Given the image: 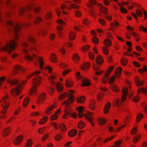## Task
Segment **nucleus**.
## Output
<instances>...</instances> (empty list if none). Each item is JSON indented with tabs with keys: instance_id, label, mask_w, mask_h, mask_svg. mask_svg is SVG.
Returning <instances> with one entry per match:
<instances>
[{
	"instance_id": "55",
	"label": "nucleus",
	"mask_w": 147,
	"mask_h": 147,
	"mask_svg": "<svg viewBox=\"0 0 147 147\" xmlns=\"http://www.w3.org/2000/svg\"><path fill=\"white\" fill-rule=\"evenodd\" d=\"M121 142L120 140H118L114 142L115 145H113L111 147H120Z\"/></svg>"
},
{
	"instance_id": "25",
	"label": "nucleus",
	"mask_w": 147,
	"mask_h": 147,
	"mask_svg": "<svg viewBox=\"0 0 147 147\" xmlns=\"http://www.w3.org/2000/svg\"><path fill=\"white\" fill-rule=\"evenodd\" d=\"M137 93L138 94L141 93L144 94H147V87L145 88L144 87L140 88L138 90Z\"/></svg>"
},
{
	"instance_id": "32",
	"label": "nucleus",
	"mask_w": 147,
	"mask_h": 147,
	"mask_svg": "<svg viewBox=\"0 0 147 147\" xmlns=\"http://www.w3.org/2000/svg\"><path fill=\"white\" fill-rule=\"evenodd\" d=\"M122 71V68L121 67L117 68L115 71V75L117 78H119L120 76Z\"/></svg>"
},
{
	"instance_id": "59",
	"label": "nucleus",
	"mask_w": 147,
	"mask_h": 147,
	"mask_svg": "<svg viewBox=\"0 0 147 147\" xmlns=\"http://www.w3.org/2000/svg\"><path fill=\"white\" fill-rule=\"evenodd\" d=\"M45 69H47L49 73H51L53 71V67L49 65H47L45 66Z\"/></svg>"
},
{
	"instance_id": "16",
	"label": "nucleus",
	"mask_w": 147,
	"mask_h": 147,
	"mask_svg": "<svg viewBox=\"0 0 147 147\" xmlns=\"http://www.w3.org/2000/svg\"><path fill=\"white\" fill-rule=\"evenodd\" d=\"M11 130V128L9 127H7L5 128L3 131L2 136L4 137L7 136L10 134Z\"/></svg>"
},
{
	"instance_id": "6",
	"label": "nucleus",
	"mask_w": 147,
	"mask_h": 147,
	"mask_svg": "<svg viewBox=\"0 0 147 147\" xmlns=\"http://www.w3.org/2000/svg\"><path fill=\"white\" fill-rule=\"evenodd\" d=\"M85 118L90 122L92 126H94L95 124L93 121L94 119L93 113L90 112H88L84 115Z\"/></svg>"
},
{
	"instance_id": "27",
	"label": "nucleus",
	"mask_w": 147,
	"mask_h": 147,
	"mask_svg": "<svg viewBox=\"0 0 147 147\" xmlns=\"http://www.w3.org/2000/svg\"><path fill=\"white\" fill-rule=\"evenodd\" d=\"M110 88L112 90L115 92H118L119 90V87L115 84H111L110 86Z\"/></svg>"
},
{
	"instance_id": "42",
	"label": "nucleus",
	"mask_w": 147,
	"mask_h": 147,
	"mask_svg": "<svg viewBox=\"0 0 147 147\" xmlns=\"http://www.w3.org/2000/svg\"><path fill=\"white\" fill-rule=\"evenodd\" d=\"M89 3L87 4V6L88 7H91L92 5H94L97 4L96 1V0H90Z\"/></svg>"
},
{
	"instance_id": "63",
	"label": "nucleus",
	"mask_w": 147,
	"mask_h": 147,
	"mask_svg": "<svg viewBox=\"0 0 147 147\" xmlns=\"http://www.w3.org/2000/svg\"><path fill=\"white\" fill-rule=\"evenodd\" d=\"M41 7L40 6L36 7L34 10V12L35 13H37L41 10Z\"/></svg>"
},
{
	"instance_id": "26",
	"label": "nucleus",
	"mask_w": 147,
	"mask_h": 147,
	"mask_svg": "<svg viewBox=\"0 0 147 147\" xmlns=\"http://www.w3.org/2000/svg\"><path fill=\"white\" fill-rule=\"evenodd\" d=\"M74 84V82L73 81L67 78L66 80L65 85L67 87H70L72 86Z\"/></svg>"
},
{
	"instance_id": "2",
	"label": "nucleus",
	"mask_w": 147,
	"mask_h": 147,
	"mask_svg": "<svg viewBox=\"0 0 147 147\" xmlns=\"http://www.w3.org/2000/svg\"><path fill=\"white\" fill-rule=\"evenodd\" d=\"M74 91L72 90H70L69 91V98L67 100L63 101L62 102L63 105H66L64 111L63 115L62 116V118L64 119H66L69 117V115H71V116L73 118H76L77 117L76 114L75 113H71V109L68 107L70 104L74 102L75 99L74 96L73 95Z\"/></svg>"
},
{
	"instance_id": "53",
	"label": "nucleus",
	"mask_w": 147,
	"mask_h": 147,
	"mask_svg": "<svg viewBox=\"0 0 147 147\" xmlns=\"http://www.w3.org/2000/svg\"><path fill=\"white\" fill-rule=\"evenodd\" d=\"M127 63V60L126 58H123L121 60V64L123 66L126 65Z\"/></svg>"
},
{
	"instance_id": "52",
	"label": "nucleus",
	"mask_w": 147,
	"mask_h": 147,
	"mask_svg": "<svg viewBox=\"0 0 147 147\" xmlns=\"http://www.w3.org/2000/svg\"><path fill=\"white\" fill-rule=\"evenodd\" d=\"M33 144L32 140L29 139L26 142V144L25 147H31Z\"/></svg>"
},
{
	"instance_id": "58",
	"label": "nucleus",
	"mask_w": 147,
	"mask_h": 147,
	"mask_svg": "<svg viewBox=\"0 0 147 147\" xmlns=\"http://www.w3.org/2000/svg\"><path fill=\"white\" fill-rule=\"evenodd\" d=\"M46 129V127H43L40 128L38 131V132L40 134H44Z\"/></svg>"
},
{
	"instance_id": "10",
	"label": "nucleus",
	"mask_w": 147,
	"mask_h": 147,
	"mask_svg": "<svg viewBox=\"0 0 147 147\" xmlns=\"http://www.w3.org/2000/svg\"><path fill=\"white\" fill-rule=\"evenodd\" d=\"M39 65L40 69L42 70H44L45 69L43 67V65L45 63V62L43 57L41 56L37 58Z\"/></svg>"
},
{
	"instance_id": "14",
	"label": "nucleus",
	"mask_w": 147,
	"mask_h": 147,
	"mask_svg": "<svg viewBox=\"0 0 147 147\" xmlns=\"http://www.w3.org/2000/svg\"><path fill=\"white\" fill-rule=\"evenodd\" d=\"M97 121L98 124L101 125H105L106 123V120L105 117H99L97 118Z\"/></svg>"
},
{
	"instance_id": "49",
	"label": "nucleus",
	"mask_w": 147,
	"mask_h": 147,
	"mask_svg": "<svg viewBox=\"0 0 147 147\" xmlns=\"http://www.w3.org/2000/svg\"><path fill=\"white\" fill-rule=\"evenodd\" d=\"M126 45L128 46L127 51L129 52L132 51V43L131 42L127 41L126 42Z\"/></svg>"
},
{
	"instance_id": "11",
	"label": "nucleus",
	"mask_w": 147,
	"mask_h": 147,
	"mask_svg": "<svg viewBox=\"0 0 147 147\" xmlns=\"http://www.w3.org/2000/svg\"><path fill=\"white\" fill-rule=\"evenodd\" d=\"M56 104L54 103L51 106L47 107L45 110V113L47 115H50L51 114L52 112V110L54 108L56 107Z\"/></svg>"
},
{
	"instance_id": "35",
	"label": "nucleus",
	"mask_w": 147,
	"mask_h": 147,
	"mask_svg": "<svg viewBox=\"0 0 147 147\" xmlns=\"http://www.w3.org/2000/svg\"><path fill=\"white\" fill-rule=\"evenodd\" d=\"M76 101L79 103H82L85 100V97L84 96L78 97L76 99Z\"/></svg>"
},
{
	"instance_id": "12",
	"label": "nucleus",
	"mask_w": 147,
	"mask_h": 147,
	"mask_svg": "<svg viewBox=\"0 0 147 147\" xmlns=\"http://www.w3.org/2000/svg\"><path fill=\"white\" fill-rule=\"evenodd\" d=\"M23 138L24 137L23 135H20L13 140V143L16 145H18L22 141Z\"/></svg>"
},
{
	"instance_id": "15",
	"label": "nucleus",
	"mask_w": 147,
	"mask_h": 147,
	"mask_svg": "<svg viewBox=\"0 0 147 147\" xmlns=\"http://www.w3.org/2000/svg\"><path fill=\"white\" fill-rule=\"evenodd\" d=\"M46 94L45 93H42L40 94L38 97L37 103L38 104H41L44 100L45 98Z\"/></svg>"
},
{
	"instance_id": "24",
	"label": "nucleus",
	"mask_w": 147,
	"mask_h": 147,
	"mask_svg": "<svg viewBox=\"0 0 147 147\" xmlns=\"http://www.w3.org/2000/svg\"><path fill=\"white\" fill-rule=\"evenodd\" d=\"M90 67V63L88 62L83 64L81 67V69L83 70L86 71Z\"/></svg>"
},
{
	"instance_id": "3",
	"label": "nucleus",
	"mask_w": 147,
	"mask_h": 147,
	"mask_svg": "<svg viewBox=\"0 0 147 147\" xmlns=\"http://www.w3.org/2000/svg\"><path fill=\"white\" fill-rule=\"evenodd\" d=\"M7 82L9 83L11 85H16V87L12 89L10 93L14 97L19 95L23 89L22 85L18 82L16 79L11 80L10 77H8L7 79Z\"/></svg>"
},
{
	"instance_id": "39",
	"label": "nucleus",
	"mask_w": 147,
	"mask_h": 147,
	"mask_svg": "<svg viewBox=\"0 0 147 147\" xmlns=\"http://www.w3.org/2000/svg\"><path fill=\"white\" fill-rule=\"evenodd\" d=\"M14 70L15 71L14 74H17L18 73V70H21L22 69L21 66L19 65H16L14 66L13 67Z\"/></svg>"
},
{
	"instance_id": "7",
	"label": "nucleus",
	"mask_w": 147,
	"mask_h": 147,
	"mask_svg": "<svg viewBox=\"0 0 147 147\" xmlns=\"http://www.w3.org/2000/svg\"><path fill=\"white\" fill-rule=\"evenodd\" d=\"M57 78L56 74L53 73L50 74L48 78V80L49 82L52 84L53 85L55 84V81Z\"/></svg>"
},
{
	"instance_id": "41",
	"label": "nucleus",
	"mask_w": 147,
	"mask_h": 147,
	"mask_svg": "<svg viewBox=\"0 0 147 147\" xmlns=\"http://www.w3.org/2000/svg\"><path fill=\"white\" fill-rule=\"evenodd\" d=\"M118 5L119 6V9L120 11L123 13H126L127 12V11L126 9L123 6L121 5L120 3H118Z\"/></svg>"
},
{
	"instance_id": "64",
	"label": "nucleus",
	"mask_w": 147,
	"mask_h": 147,
	"mask_svg": "<svg viewBox=\"0 0 147 147\" xmlns=\"http://www.w3.org/2000/svg\"><path fill=\"white\" fill-rule=\"evenodd\" d=\"M42 19L39 17H37L35 20L34 21V24L35 25L38 24V23L42 21Z\"/></svg>"
},
{
	"instance_id": "20",
	"label": "nucleus",
	"mask_w": 147,
	"mask_h": 147,
	"mask_svg": "<svg viewBox=\"0 0 147 147\" xmlns=\"http://www.w3.org/2000/svg\"><path fill=\"white\" fill-rule=\"evenodd\" d=\"M78 111V115L80 117H82L84 115L83 111L84 108L82 106L76 108Z\"/></svg>"
},
{
	"instance_id": "13",
	"label": "nucleus",
	"mask_w": 147,
	"mask_h": 147,
	"mask_svg": "<svg viewBox=\"0 0 147 147\" xmlns=\"http://www.w3.org/2000/svg\"><path fill=\"white\" fill-rule=\"evenodd\" d=\"M49 60L52 63H55L57 61V55L54 53H52L49 57Z\"/></svg>"
},
{
	"instance_id": "47",
	"label": "nucleus",
	"mask_w": 147,
	"mask_h": 147,
	"mask_svg": "<svg viewBox=\"0 0 147 147\" xmlns=\"http://www.w3.org/2000/svg\"><path fill=\"white\" fill-rule=\"evenodd\" d=\"M28 41L29 42L34 43L36 42L35 38L32 36H29L27 38Z\"/></svg>"
},
{
	"instance_id": "22",
	"label": "nucleus",
	"mask_w": 147,
	"mask_h": 147,
	"mask_svg": "<svg viewBox=\"0 0 147 147\" xmlns=\"http://www.w3.org/2000/svg\"><path fill=\"white\" fill-rule=\"evenodd\" d=\"M72 59L74 63H77L79 61L80 58L77 53H75L72 55Z\"/></svg>"
},
{
	"instance_id": "43",
	"label": "nucleus",
	"mask_w": 147,
	"mask_h": 147,
	"mask_svg": "<svg viewBox=\"0 0 147 147\" xmlns=\"http://www.w3.org/2000/svg\"><path fill=\"white\" fill-rule=\"evenodd\" d=\"M67 95L68 94L67 92H66L61 93L59 96V100H61L64 99Z\"/></svg>"
},
{
	"instance_id": "8",
	"label": "nucleus",
	"mask_w": 147,
	"mask_h": 147,
	"mask_svg": "<svg viewBox=\"0 0 147 147\" xmlns=\"http://www.w3.org/2000/svg\"><path fill=\"white\" fill-rule=\"evenodd\" d=\"M9 97L7 94L3 97L1 100L0 101V103H1V105H7V104H9V105L10 103L9 102Z\"/></svg>"
},
{
	"instance_id": "54",
	"label": "nucleus",
	"mask_w": 147,
	"mask_h": 147,
	"mask_svg": "<svg viewBox=\"0 0 147 147\" xmlns=\"http://www.w3.org/2000/svg\"><path fill=\"white\" fill-rule=\"evenodd\" d=\"M59 128L61 131L63 133L65 132L66 130L65 126L63 123H62L60 125Z\"/></svg>"
},
{
	"instance_id": "60",
	"label": "nucleus",
	"mask_w": 147,
	"mask_h": 147,
	"mask_svg": "<svg viewBox=\"0 0 147 147\" xmlns=\"http://www.w3.org/2000/svg\"><path fill=\"white\" fill-rule=\"evenodd\" d=\"M143 114L140 113L137 116L136 121L137 122H139L140 120L143 118Z\"/></svg>"
},
{
	"instance_id": "36",
	"label": "nucleus",
	"mask_w": 147,
	"mask_h": 147,
	"mask_svg": "<svg viewBox=\"0 0 147 147\" xmlns=\"http://www.w3.org/2000/svg\"><path fill=\"white\" fill-rule=\"evenodd\" d=\"M30 100V98L29 97H26L23 102V106L24 107H26L28 104Z\"/></svg>"
},
{
	"instance_id": "40",
	"label": "nucleus",
	"mask_w": 147,
	"mask_h": 147,
	"mask_svg": "<svg viewBox=\"0 0 147 147\" xmlns=\"http://www.w3.org/2000/svg\"><path fill=\"white\" fill-rule=\"evenodd\" d=\"M96 102L95 101L93 100H91L89 105V107L92 110H94L95 108V104Z\"/></svg>"
},
{
	"instance_id": "29",
	"label": "nucleus",
	"mask_w": 147,
	"mask_h": 147,
	"mask_svg": "<svg viewBox=\"0 0 147 147\" xmlns=\"http://www.w3.org/2000/svg\"><path fill=\"white\" fill-rule=\"evenodd\" d=\"M103 43L104 46L109 47L111 46L112 43L110 39L108 38H107L104 40Z\"/></svg>"
},
{
	"instance_id": "61",
	"label": "nucleus",
	"mask_w": 147,
	"mask_h": 147,
	"mask_svg": "<svg viewBox=\"0 0 147 147\" xmlns=\"http://www.w3.org/2000/svg\"><path fill=\"white\" fill-rule=\"evenodd\" d=\"M34 4L32 3L28 5L26 7V10H30L32 9L33 7L34 6Z\"/></svg>"
},
{
	"instance_id": "23",
	"label": "nucleus",
	"mask_w": 147,
	"mask_h": 147,
	"mask_svg": "<svg viewBox=\"0 0 147 147\" xmlns=\"http://www.w3.org/2000/svg\"><path fill=\"white\" fill-rule=\"evenodd\" d=\"M82 81V82L81 85L82 86H88L90 85L89 80L87 78L84 77Z\"/></svg>"
},
{
	"instance_id": "4",
	"label": "nucleus",
	"mask_w": 147,
	"mask_h": 147,
	"mask_svg": "<svg viewBox=\"0 0 147 147\" xmlns=\"http://www.w3.org/2000/svg\"><path fill=\"white\" fill-rule=\"evenodd\" d=\"M128 92V88H127L124 87L122 90L123 95L121 97V101L120 99L118 98L116 102V105L118 107H119L121 104L122 102H124L126 98L127 94Z\"/></svg>"
},
{
	"instance_id": "34",
	"label": "nucleus",
	"mask_w": 147,
	"mask_h": 147,
	"mask_svg": "<svg viewBox=\"0 0 147 147\" xmlns=\"http://www.w3.org/2000/svg\"><path fill=\"white\" fill-rule=\"evenodd\" d=\"M37 86L33 85L29 90V94L30 95H33L35 94L37 92Z\"/></svg>"
},
{
	"instance_id": "37",
	"label": "nucleus",
	"mask_w": 147,
	"mask_h": 147,
	"mask_svg": "<svg viewBox=\"0 0 147 147\" xmlns=\"http://www.w3.org/2000/svg\"><path fill=\"white\" fill-rule=\"evenodd\" d=\"M76 37V33L73 31H71L69 35V38L71 40H74Z\"/></svg>"
},
{
	"instance_id": "18",
	"label": "nucleus",
	"mask_w": 147,
	"mask_h": 147,
	"mask_svg": "<svg viewBox=\"0 0 147 147\" xmlns=\"http://www.w3.org/2000/svg\"><path fill=\"white\" fill-rule=\"evenodd\" d=\"M56 88L57 91L59 92H61L62 91L63 88V86L61 83L58 82L55 84Z\"/></svg>"
},
{
	"instance_id": "45",
	"label": "nucleus",
	"mask_w": 147,
	"mask_h": 147,
	"mask_svg": "<svg viewBox=\"0 0 147 147\" xmlns=\"http://www.w3.org/2000/svg\"><path fill=\"white\" fill-rule=\"evenodd\" d=\"M76 76L77 80H82L84 78V77L80 75V74L79 72H77L76 74Z\"/></svg>"
},
{
	"instance_id": "48",
	"label": "nucleus",
	"mask_w": 147,
	"mask_h": 147,
	"mask_svg": "<svg viewBox=\"0 0 147 147\" xmlns=\"http://www.w3.org/2000/svg\"><path fill=\"white\" fill-rule=\"evenodd\" d=\"M107 47L104 46L102 47V51L103 54L105 55H108L109 53V49Z\"/></svg>"
},
{
	"instance_id": "50",
	"label": "nucleus",
	"mask_w": 147,
	"mask_h": 147,
	"mask_svg": "<svg viewBox=\"0 0 147 147\" xmlns=\"http://www.w3.org/2000/svg\"><path fill=\"white\" fill-rule=\"evenodd\" d=\"M126 126V124H124L119 127H117L115 130V132L116 133L119 132L120 130L123 129Z\"/></svg>"
},
{
	"instance_id": "1",
	"label": "nucleus",
	"mask_w": 147,
	"mask_h": 147,
	"mask_svg": "<svg viewBox=\"0 0 147 147\" xmlns=\"http://www.w3.org/2000/svg\"><path fill=\"white\" fill-rule=\"evenodd\" d=\"M21 28L20 26L18 24H16L15 26L13 27L15 35L13 37V40H10L9 44H6L1 49V51H5L10 54L12 50H14L18 44L15 41L19 38V35L18 34Z\"/></svg>"
},
{
	"instance_id": "44",
	"label": "nucleus",
	"mask_w": 147,
	"mask_h": 147,
	"mask_svg": "<svg viewBox=\"0 0 147 147\" xmlns=\"http://www.w3.org/2000/svg\"><path fill=\"white\" fill-rule=\"evenodd\" d=\"M100 11L104 14L107 15L108 10L107 8L105 7L102 6L99 8Z\"/></svg>"
},
{
	"instance_id": "56",
	"label": "nucleus",
	"mask_w": 147,
	"mask_h": 147,
	"mask_svg": "<svg viewBox=\"0 0 147 147\" xmlns=\"http://www.w3.org/2000/svg\"><path fill=\"white\" fill-rule=\"evenodd\" d=\"M139 29L141 31H143L145 32H147V28L141 25L139 26Z\"/></svg>"
},
{
	"instance_id": "9",
	"label": "nucleus",
	"mask_w": 147,
	"mask_h": 147,
	"mask_svg": "<svg viewBox=\"0 0 147 147\" xmlns=\"http://www.w3.org/2000/svg\"><path fill=\"white\" fill-rule=\"evenodd\" d=\"M37 57V55L34 53H33L31 55H29L28 53L25 55V59L28 61H32Z\"/></svg>"
},
{
	"instance_id": "51",
	"label": "nucleus",
	"mask_w": 147,
	"mask_h": 147,
	"mask_svg": "<svg viewBox=\"0 0 147 147\" xmlns=\"http://www.w3.org/2000/svg\"><path fill=\"white\" fill-rule=\"evenodd\" d=\"M70 6L71 8L75 9H79L80 8V6L79 5L73 3H71L70 5Z\"/></svg>"
},
{
	"instance_id": "46",
	"label": "nucleus",
	"mask_w": 147,
	"mask_h": 147,
	"mask_svg": "<svg viewBox=\"0 0 147 147\" xmlns=\"http://www.w3.org/2000/svg\"><path fill=\"white\" fill-rule=\"evenodd\" d=\"M78 125L79 129H82L85 126V124L83 121H80L78 123Z\"/></svg>"
},
{
	"instance_id": "17",
	"label": "nucleus",
	"mask_w": 147,
	"mask_h": 147,
	"mask_svg": "<svg viewBox=\"0 0 147 147\" xmlns=\"http://www.w3.org/2000/svg\"><path fill=\"white\" fill-rule=\"evenodd\" d=\"M135 81L136 85L138 86H142L145 83L144 82L143 80H140L138 77H136L135 78Z\"/></svg>"
},
{
	"instance_id": "38",
	"label": "nucleus",
	"mask_w": 147,
	"mask_h": 147,
	"mask_svg": "<svg viewBox=\"0 0 147 147\" xmlns=\"http://www.w3.org/2000/svg\"><path fill=\"white\" fill-rule=\"evenodd\" d=\"M77 133V131L75 129H73L70 131L68 133L69 136L70 137L74 136Z\"/></svg>"
},
{
	"instance_id": "33",
	"label": "nucleus",
	"mask_w": 147,
	"mask_h": 147,
	"mask_svg": "<svg viewBox=\"0 0 147 147\" xmlns=\"http://www.w3.org/2000/svg\"><path fill=\"white\" fill-rule=\"evenodd\" d=\"M48 120V117L47 116H44L40 120L38 123L39 124L42 125L45 123Z\"/></svg>"
},
{
	"instance_id": "62",
	"label": "nucleus",
	"mask_w": 147,
	"mask_h": 147,
	"mask_svg": "<svg viewBox=\"0 0 147 147\" xmlns=\"http://www.w3.org/2000/svg\"><path fill=\"white\" fill-rule=\"evenodd\" d=\"M75 15L77 17H80L82 15L81 12L79 10H76L74 12Z\"/></svg>"
},
{
	"instance_id": "57",
	"label": "nucleus",
	"mask_w": 147,
	"mask_h": 147,
	"mask_svg": "<svg viewBox=\"0 0 147 147\" xmlns=\"http://www.w3.org/2000/svg\"><path fill=\"white\" fill-rule=\"evenodd\" d=\"M25 9L23 7H22L20 9L19 11L18 14L19 16H22L23 15L24 13Z\"/></svg>"
},
{
	"instance_id": "19",
	"label": "nucleus",
	"mask_w": 147,
	"mask_h": 147,
	"mask_svg": "<svg viewBox=\"0 0 147 147\" xmlns=\"http://www.w3.org/2000/svg\"><path fill=\"white\" fill-rule=\"evenodd\" d=\"M28 46V43L26 42H24L22 44V51L23 53L25 54L28 53V51L26 49Z\"/></svg>"
},
{
	"instance_id": "21",
	"label": "nucleus",
	"mask_w": 147,
	"mask_h": 147,
	"mask_svg": "<svg viewBox=\"0 0 147 147\" xmlns=\"http://www.w3.org/2000/svg\"><path fill=\"white\" fill-rule=\"evenodd\" d=\"M111 107V103L109 102H107L104 108L103 111L104 113L105 114L107 113L109 111Z\"/></svg>"
},
{
	"instance_id": "28",
	"label": "nucleus",
	"mask_w": 147,
	"mask_h": 147,
	"mask_svg": "<svg viewBox=\"0 0 147 147\" xmlns=\"http://www.w3.org/2000/svg\"><path fill=\"white\" fill-rule=\"evenodd\" d=\"M9 104H7V105H1V107L3 108V109L1 111V113L2 114L4 115L3 117H5V114L6 113L7 110V109L9 107Z\"/></svg>"
},
{
	"instance_id": "5",
	"label": "nucleus",
	"mask_w": 147,
	"mask_h": 147,
	"mask_svg": "<svg viewBox=\"0 0 147 147\" xmlns=\"http://www.w3.org/2000/svg\"><path fill=\"white\" fill-rule=\"evenodd\" d=\"M42 79L41 77L37 76L33 79L32 84L33 85L38 87L42 84Z\"/></svg>"
},
{
	"instance_id": "31",
	"label": "nucleus",
	"mask_w": 147,
	"mask_h": 147,
	"mask_svg": "<svg viewBox=\"0 0 147 147\" xmlns=\"http://www.w3.org/2000/svg\"><path fill=\"white\" fill-rule=\"evenodd\" d=\"M114 68L113 66H110L108 69L105 72V76L106 77H108L109 78V76L111 72L113 71Z\"/></svg>"
},
{
	"instance_id": "30",
	"label": "nucleus",
	"mask_w": 147,
	"mask_h": 147,
	"mask_svg": "<svg viewBox=\"0 0 147 147\" xmlns=\"http://www.w3.org/2000/svg\"><path fill=\"white\" fill-rule=\"evenodd\" d=\"M96 61L98 64L100 65L103 63L104 61L102 56L100 55H98L96 57Z\"/></svg>"
}]
</instances>
